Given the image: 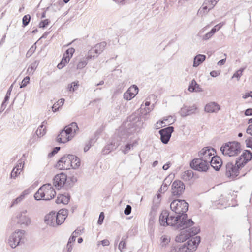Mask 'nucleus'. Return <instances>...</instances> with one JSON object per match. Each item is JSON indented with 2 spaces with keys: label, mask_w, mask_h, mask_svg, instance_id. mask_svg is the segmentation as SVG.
<instances>
[{
  "label": "nucleus",
  "mask_w": 252,
  "mask_h": 252,
  "mask_svg": "<svg viewBox=\"0 0 252 252\" xmlns=\"http://www.w3.org/2000/svg\"><path fill=\"white\" fill-rule=\"evenodd\" d=\"M189 205L184 200H173L170 204V208L176 215H170L167 210H163L161 213L159 222L161 226H174L180 229V233L175 238L176 242L183 241L189 237L198 234L200 229L197 227L192 226L194 222L191 219L187 218L186 213L188 210Z\"/></svg>",
  "instance_id": "1"
},
{
  "label": "nucleus",
  "mask_w": 252,
  "mask_h": 252,
  "mask_svg": "<svg viewBox=\"0 0 252 252\" xmlns=\"http://www.w3.org/2000/svg\"><path fill=\"white\" fill-rule=\"evenodd\" d=\"M252 158V152L250 150H245L236 160L235 164L232 162H228L226 164V175L230 179H234L239 175L241 168L251 160Z\"/></svg>",
  "instance_id": "2"
},
{
  "label": "nucleus",
  "mask_w": 252,
  "mask_h": 252,
  "mask_svg": "<svg viewBox=\"0 0 252 252\" xmlns=\"http://www.w3.org/2000/svg\"><path fill=\"white\" fill-rule=\"evenodd\" d=\"M54 185L58 189L63 187L66 190H68L73 187L74 183L77 181L73 176L67 178V175L63 173L56 175L54 178Z\"/></svg>",
  "instance_id": "3"
},
{
  "label": "nucleus",
  "mask_w": 252,
  "mask_h": 252,
  "mask_svg": "<svg viewBox=\"0 0 252 252\" xmlns=\"http://www.w3.org/2000/svg\"><path fill=\"white\" fill-rule=\"evenodd\" d=\"M241 150V144L236 141L229 142L223 144L220 148L223 155L229 157L238 155Z\"/></svg>",
  "instance_id": "4"
},
{
  "label": "nucleus",
  "mask_w": 252,
  "mask_h": 252,
  "mask_svg": "<svg viewBox=\"0 0 252 252\" xmlns=\"http://www.w3.org/2000/svg\"><path fill=\"white\" fill-rule=\"evenodd\" d=\"M25 231L23 230H17L13 232L8 239V243L12 248H15L23 243Z\"/></svg>",
  "instance_id": "5"
},
{
  "label": "nucleus",
  "mask_w": 252,
  "mask_h": 252,
  "mask_svg": "<svg viewBox=\"0 0 252 252\" xmlns=\"http://www.w3.org/2000/svg\"><path fill=\"white\" fill-rule=\"evenodd\" d=\"M190 166L195 170L205 172L209 168V163L199 158L193 159L190 163Z\"/></svg>",
  "instance_id": "6"
},
{
  "label": "nucleus",
  "mask_w": 252,
  "mask_h": 252,
  "mask_svg": "<svg viewBox=\"0 0 252 252\" xmlns=\"http://www.w3.org/2000/svg\"><path fill=\"white\" fill-rule=\"evenodd\" d=\"M185 186L181 180L174 181L171 186V192L173 196L179 197L184 192Z\"/></svg>",
  "instance_id": "7"
},
{
  "label": "nucleus",
  "mask_w": 252,
  "mask_h": 252,
  "mask_svg": "<svg viewBox=\"0 0 252 252\" xmlns=\"http://www.w3.org/2000/svg\"><path fill=\"white\" fill-rule=\"evenodd\" d=\"M174 131V127L169 126L159 130L160 140L164 144H167L171 136L172 133Z\"/></svg>",
  "instance_id": "8"
},
{
  "label": "nucleus",
  "mask_w": 252,
  "mask_h": 252,
  "mask_svg": "<svg viewBox=\"0 0 252 252\" xmlns=\"http://www.w3.org/2000/svg\"><path fill=\"white\" fill-rule=\"evenodd\" d=\"M42 187H45L43 190V200H50L55 196L56 191L51 184H44Z\"/></svg>",
  "instance_id": "9"
},
{
  "label": "nucleus",
  "mask_w": 252,
  "mask_h": 252,
  "mask_svg": "<svg viewBox=\"0 0 252 252\" xmlns=\"http://www.w3.org/2000/svg\"><path fill=\"white\" fill-rule=\"evenodd\" d=\"M196 234L190 236L183 241V242H184L185 241L189 239L185 244H186L187 247L189 248V250H190V252L195 251L200 242L201 238L198 236L193 237L190 239H189V238L194 236ZM180 242H181V241ZM182 242H183V241H182Z\"/></svg>",
  "instance_id": "10"
},
{
  "label": "nucleus",
  "mask_w": 252,
  "mask_h": 252,
  "mask_svg": "<svg viewBox=\"0 0 252 252\" xmlns=\"http://www.w3.org/2000/svg\"><path fill=\"white\" fill-rule=\"evenodd\" d=\"M214 149L212 148L205 147L201 150L199 152V157L205 161L209 163L211 161L212 157L214 156Z\"/></svg>",
  "instance_id": "11"
},
{
  "label": "nucleus",
  "mask_w": 252,
  "mask_h": 252,
  "mask_svg": "<svg viewBox=\"0 0 252 252\" xmlns=\"http://www.w3.org/2000/svg\"><path fill=\"white\" fill-rule=\"evenodd\" d=\"M138 88L136 85H133L131 86L124 94V98L127 100H131L138 94Z\"/></svg>",
  "instance_id": "12"
},
{
  "label": "nucleus",
  "mask_w": 252,
  "mask_h": 252,
  "mask_svg": "<svg viewBox=\"0 0 252 252\" xmlns=\"http://www.w3.org/2000/svg\"><path fill=\"white\" fill-rule=\"evenodd\" d=\"M27 210H25L20 212L17 216V223L20 225L28 226L31 223V219L26 215Z\"/></svg>",
  "instance_id": "13"
},
{
  "label": "nucleus",
  "mask_w": 252,
  "mask_h": 252,
  "mask_svg": "<svg viewBox=\"0 0 252 252\" xmlns=\"http://www.w3.org/2000/svg\"><path fill=\"white\" fill-rule=\"evenodd\" d=\"M45 222L48 225L56 227L57 226V218L56 217L55 212H51L45 216L44 219Z\"/></svg>",
  "instance_id": "14"
},
{
  "label": "nucleus",
  "mask_w": 252,
  "mask_h": 252,
  "mask_svg": "<svg viewBox=\"0 0 252 252\" xmlns=\"http://www.w3.org/2000/svg\"><path fill=\"white\" fill-rule=\"evenodd\" d=\"M64 129L68 133L70 136L72 138L74 137L76 132L79 131V128L76 122H72L68 125L64 127Z\"/></svg>",
  "instance_id": "15"
},
{
  "label": "nucleus",
  "mask_w": 252,
  "mask_h": 252,
  "mask_svg": "<svg viewBox=\"0 0 252 252\" xmlns=\"http://www.w3.org/2000/svg\"><path fill=\"white\" fill-rule=\"evenodd\" d=\"M72 138L64 129L62 130L57 137V141L59 143H65L70 140Z\"/></svg>",
  "instance_id": "16"
},
{
  "label": "nucleus",
  "mask_w": 252,
  "mask_h": 252,
  "mask_svg": "<svg viewBox=\"0 0 252 252\" xmlns=\"http://www.w3.org/2000/svg\"><path fill=\"white\" fill-rule=\"evenodd\" d=\"M222 164V162L219 157H212L211 161L209 162V166L211 165L216 171L219 170Z\"/></svg>",
  "instance_id": "17"
},
{
  "label": "nucleus",
  "mask_w": 252,
  "mask_h": 252,
  "mask_svg": "<svg viewBox=\"0 0 252 252\" xmlns=\"http://www.w3.org/2000/svg\"><path fill=\"white\" fill-rule=\"evenodd\" d=\"M196 109L197 108L194 105L189 107L184 106L181 109L180 114L181 116L185 117L195 113Z\"/></svg>",
  "instance_id": "18"
},
{
  "label": "nucleus",
  "mask_w": 252,
  "mask_h": 252,
  "mask_svg": "<svg viewBox=\"0 0 252 252\" xmlns=\"http://www.w3.org/2000/svg\"><path fill=\"white\" fill-rule=\"evenodd\" d=\"M220 109V105L215 102H210L205 107V111L207 113H217Z\"/></svg>",
  "instance_id": "19"
},
{
  "label": "nucleus",
  "mask_w": 252,
  "mask_h": 252,
  "mask_svg": "<svg viewBox=\"0 0 252 252\" xmlns=\"http://www.w3.org/2000/svg\"><path fill=\"white\" fill-rule=\"evenodd\" d=\"M29 193V189L24 190L18 197L12 201L10 207H12L20 203L25 199V196L28 195Z\"/></svg>",
  "instance_id": "20"
},
{
  "label": "nucleus",
  "mask_w": 252,
  "mask_h": 252,
  "mask_svg": "<svg viewBox=\"0 0 252 252\" xmlns=\"http://www.w3.org/2000/svg\"><path fill=\"white\" fill-rule=\"evenodd\" d=\"M70 199V195L68 193H64L63 194H59L56 200L57 204L63 203L67 204Z\"/></svg>",
  "instance_id": "21"
},
{
  "label": "nucleus",
  "mask_w": 252,
  "mask_h": 252,
  "mask_svg": "<svg viewBox=\"0 0 252 252\" xmlns=\"http://www.w3.org/2000/svg\"><path fill=\"white\" fill-rule=\"evenodd\" d=\"M206 56L203 54H198L194 57L193 66L196 67L200 65L206 59Z\"/></svg>",
  "instance_id": "22"
},
{
  "label": "nucleus",
  "mask_w": 252,
  "mask_h": 252,
  "mask_svg": "<svg viewBox=\"0 0 252 252\" xmlns=\"http://www.w3.org/2000/svg\"><path fill=\"white\" fill-rule=\"evenodd\" d=\"M118 144L117 143H112L106 145L103 149L102 153L104 155L109 154L111 151L114 150L118 147Z\"/></svg>",
  "instance_id": "23"
},
{
  "label": "nucleus",
  "mask_w": 252,
  "mask_h": 252,
  "mask_svg": "<svg viewBox=\"0 0 252 252\" xmlns=\"http://www.w3.org/2000/svg\"><path fill=\"white\" fill-rule=\"evenodd\" d=\"M169 252H190L187 247L186 244L184 243L181 246H174L171 249Z\"/></svg>",
  "instance_id": "24"
},
{
  "label": "nucleus",
  "mask_w": 252,
  "mask_h": 252,
  "mask_svg": "<svg viewBox=\"0 0 252 252\" xmlns=\"http://www.w3.org/2000/svg\"><path fill=\"white\" fill-rule=\"evenodd\" d=\"M62 160L63 161L64 170L69 169L71 167L72 164H71V158L69 157V155H64L62 157Z\"/></svg>",
  "instance_id": "25"
},
{
  "label": "nucleus",
  "mask_w": 252,
  "mask_h": 252,
  "mask_svg": "<svg viewBox=\"0 0 252 252\" xmlns=\"http://www.w3.org/2000/svg\"><path fill=\"white\" fill-rule=\"evenodd\" d=\"M137 145V142L136 140L133 141L132 142H129L122 148V152L124 154H126L128 153L130 150L133 149V148L136 146Z\"/></svg>",
  "instance_id": "26"
},
{
  "label": "nucleus",
  "mask_w": 252,
  "mask_h": 252,
  "mask_svg": "<svg viewBox=\"0 0 252 252\" xmlns=\"http://www.w3.org/2000/svg\"><path fill=\"white\" fill-rule=\"evenodd\" d=\"M193 176V172L191 170H188L182 173L181 178L185 181H188L190 180Z\"/></svg>",
  "instance_id": "27"
},
{
  "label": "nucleus",
  "mask_w": 252,
  "mask_h": 252,
  "mask_svg": "<svg viewBox=\"0 0 252 252\" xmlns=\"http://www.w3.org/2000/svg\"><path fill=\"white\" fill-rule=\"evenodd\" d=\"M69 157L71 158V164H72L71 167L73 169L77 168L80 165L79 158L74 155L70 154Z\"/></svg>",
  "instance_id": "28"
},
{
  "label": "nucleus",
  "mask_w": 252,
  "mask_h": 252,
  "mask_svg": "<svg viewBox=\"0 0 252 252\" xmlns=\"http://www.w3.org/2000/svg\"><path fill=\"white\" fill-rule=\"evenodd\" d=\"M100 54L98 52L97 49L95 48V46L92 47L89 51L88 52V59H90L91 60L93 58H94L97 57L98 55Z\"/></svg>",
  "instance_id": "29"
},
{
  "label": "nucleus",
  "mask_w": 252,
  "mask_h": 252,
  "mask_svg": "<svg viewBox=\"0 0 252 252\" xmlns=\"http://www.w3.org/2000/svg\"><path fill=\"white\" fill-rule=\"evenodd\" d=\"M47 124V122L46 121H44L41 125L38 128L37 130L36 131L35 134L38 137L43 136L46 132L45 128L42 129L44 126V124Z\"/></svg>",
  "instance_id": "30"
},
{
  "label": "nucleus",
  "mask_w": 252,
  "mask_h": 252,
  "mask_svg": "<svg viewBox=\"0 0 252 252\" xmlns=\"http://www.w3.org/2000/svg\"><path fill=\"white\" fill-rule=\"evenodd\" d=\"M39 62L37 60L34 61L27 69V72L29 75H32L39 64Z\"/></svg>",
  "instance_id": "31"
},
{
  "label": "nucleus",
  "mask_w": 252,
  "mask_h": 252,
  "mask_svg": "<svg viewBox=\"0 0 252 252\" xmlns=\"http://www.w3.org/2000/svg\"><path fill=\"white\" fill-rule=\"evenodd\" d=\"M91 60L90 59H88V57H84L81 59L79 62L78 64L77 65V69H81L85 67L88 63V61Z\"/></svg>",
  "instance_id": "32"
},
{
  "label": "nucleus",
  "mask_w": 252,
  "mask_h": 252,
  "mask_svg": "<svg viewBox=\"0 0 252 252\" xmlns=\"http://www.w3.org/2000/svg\"><path fill=\"white\" fill-rule=\"evenodd\" d=\"M44 188H45V187H42V186H41L39 189L38 191L35 193V194L34 195V197L35 200H40L41 199L43 200L44 197H43V190H44V189H43Z\"/></svg>",
  "instance_id": "33"
},
{
  "label": "nucleus",
  "mask_w": 252,
  "mask_h": 252,
  "mask_svg": "<svg viewBox=\"0 0 252 252\" xmlns=\"http://www.w3.org/2000/svg\"><path fill=\"white\" fill-rule=\"evenodd\" d=\"M64 102V99L63 98H61L56 103L53 104L52 107V111L53 112H56L59 110V108L60 106H62Z\"/></svg>",
  "instance_id": "34"
},
{
  "label": "nucleus",
  "mask_w": 252,
  "mask_h": 252,
  "mask_svg": "<svg viewBox=\"0 0 252 252\" xmlns=\"http://www.w3.org/2000/svg\"><path fill=\"white\" fill-rule=\"evenodd\" d=\"M70 59L69 57H64L63 56V57L61 61V62L58 64L57 67L59 69H62L63 68L65 65L67 63Z\"/></svg>",
  "instance_id": "35"
},
{
  "label": "nucleus",
  "mask_w": 252,
  "mask_h": 252,
  "mask_svg": "<svg viewBox=\"0 0 252 252\" xmlns=\"http://www.w3.org/2000/svg\"><path fill=\"white\" fill-rule=\"evenodd\" d=\"M107 43L106 42H101L98 44H96L94 46L97 49L98 52L100 54L104 50Z\"/></svg>",
  "instance_id": "36"
},
{
  "label": "nucleus",
  "mask_w": 252,
  "mask_h": 252,
  "mask_svg": "<svg viewBox=\"0 0 252 252\" xmlns=\"http://www.w3.org/2000/svg\"><path fill=\"white\" fill-rule=\"evenodd\" d=\"M78 86V81L73 82L71 84L68 85L67 89L69 91L74 92L77 89Z\"/></svg>",
  "instance_id": "37"
},
{
  "label": "nucleus",
  "mask_w": 252,
  "mask_h": 252,
  "mask_svg": "<svg viewBox=\"0 0 252 252\" xmlns=\"http://www.w3.org/2000/svg\"><path fill=\"white\" fill-rule=\"evenodd\" d=\"M31 20V16L29 14L24 16L22 18V26L25 27L27 26Z\"/></svg>",
  "instance_id": "38"
},
{
  "label": "nucleus",
  "mask_w": 252,
  "mask_h": 252,
  "mask_svg": "<svg viewBox=\"0 0 252 252\" xmlns=\"http://www.w3.org/2000/svg\"><path fill=\"white\" fill-rule=\"evenodd\" d=\"M56 217L57 218L56 223H57L58 226L62 224L66 219V218L63 216V215H59L57 213H56Z\"/></svg>",
  "instance_id": "39"
},
{
  "label": "nucleus",
  "mask_w": 252,
  "mask_h": 252,
  "mask_svg": "<svg viewBox=\"0 0 252 252\" xmlns=\"http://www.w3.org/2000/svg\"><path fill=\"white\" fill-rule=\"evenodd\" d=\"M128 236H127L126 237H123L122 238V240L121 241L118 248L119 249L122 251V249L125 248L126 244V239L127 238Z\"/></svg>",
  "instance_id": "40"
},
{
  "label": "nucleus",
  "mask_w": 252,
  "mask_h": 252,
  "mask_svg": "<svg viewBox=\"0 0 252 252\" xmlns=\"http://www.w3.org/2000/svg\"><path fill=\"white\" fill-rule=\"evenodd\" d=\"M75 52V49L73 48H70L67 49L65 52L63 54V56L69 57L70 59L73 56V53Z\"/></svg>",
  "instance_id": "41"
},
{
  "label": "nucleus",
  "mask_w": 252,
  "mask_h": 252,
  "mask_svg": "<svg viewBox=\"0 0 252 252\" xmlns=\"http://www.w3.org/2000/svg\"><path fill=\"white\" fill-rule=\"evenodd\" d=\"M36 43H35L33 45L31 46V47L30 48V49L28 51V52L26 53V57L29 58L31 57L32 54L34 52L35 50H36Z\"/></svg>",
  "instance_id": "42"
},
{
  "label": "nucleus",
  "mask_w": 252,
  "mask_h": 252,
  "mask_svg": "<svg viewBox=\"0 0 252 252\" xmlns=\"http://www.w3.org/2000/svg\"><path fill=\"white\" fill-rule=\"evenodd\" d=\"M169 120V122H170V124L174 122V120L173 119V117L171 116H168L167 118L164 119L163 121H160L159 122H158L157 124H159L160 125L161 127H163L166 126V124L164 126L162 125L163 123H164V121Z\"/></svg>",
  "instance_id": "43"
},
{
  "label": "nucleus",
  "mask_w": 252,
  "mask_h": 252,
  "mask_svg": "<svg viewBox=\"0 0 252 252\" xmlns=\"http://www.w3.org/2000/svg\"><path fill=\"white\" fill-rule=\"evenodd\" d=\"M244 69L241 68L239 70H237L233 75L232 78H236L238 80L242 75V72H243Z\"/></svg>",
  "instance_id": "44"
},
{
  "label": "nucleus",
  "mask_w": 252,
  "mask_h": 252,
  "mask_svg": "<svg viewBox=\"0 0 252 252\" xmlns=\"http://www.w3.org/2000/svg\"><path fill=\"white\" fill-rule=\"evenodd\" d=\"M50 22V20L47 19L42 20L39 24V27L42 28H45L49 25Z\"/></svg>",
  "instance_id": "45"
},
{
  "label": "nucleus",
  "mask_w": 252,
  "mask_h": 252,
  "mask_svg": "<svg viewBox=\"0 0 252 252\" xmlns=\"http://www.w3.org/2000/svg\"><path fill=\"white\" fill-rule=\"evenodd\" d=\"M195 85H196V82L194 79H193L188 86V90L190 92H193Z\"/></svg>",
  "instance_id": "46"
},
{
  "label": "nucleus",
  "mask_w": 252,
  "mask_h": 252,
  "mask_svg": "<svg viewBox=\"0 0 252 252\" xmlns=\"http://www.w3.org/2000/svg\"><path fill=\"white\" fill-rule=\"evenodd\" d=\"M30 81V77L29 76L25 77L22 80L21 84H20V88H23L27 86V85L29 83Z\"/></svg>",
  "instance_id": "47"
},
{
  "label": "nucleus",
  "mask_w": 252,
  "mask_h": 252,
  "mask_svg": "<svg viewBox=\"0 0 252 252\" xmlns=\"http://www.w3.org/2000/svg\"><path fill=\"white\" fill-rule=\"evenodd\" d=\"M162 246L166 245L170 242V238L167 236H163L161 238Z\"/></svg>",
  "instance_id": "48"
},
{
  "label": "nucleus",
  "mask_w": 252,
  "mask_h": 252,
  "mask_svg": "<svg viewBox=\"0 0 252 252\" xmlns=\"http://www.w3.org/2000/svg\"><path fill=\"white\" fill-rule=\"evenodd\" d=\"M246 147L252 150V137H247L245 140Z\"/></svg>",
  "instance_id": "49"
},
{
  "label": "nucleus",
  "mask_w": 252,
  "mask_h": 252,
  "mask_svg": "<svg viewBox=\"0 0 252 252\" xmlns=\"http://www.w3.org/2000/svg\"><path fill=\"white\" fill-rule=\"evenodd\" d=\"M167 189H168V184L164 182L162 184L161 187H160V188L159 190V192L161 193H164L167 190Z\"/></svg>",
  "instance_id": "50"
},
{
  "label": "nucleus",
  "mask_w": 252,
  "mask_h": 252,
  "mask_svg": "<svg viewBox=\"0 0 252 252\" xmlns=\"http://www.w3.org/2000/svg\"><path fill=\"white\" fill-rule=\"evenodd\" d=\"M16 168H14L11 173L10 176L11 178H15L20 173V171L18 170V169H16Z\"/></svg>",
  "instance_id": "51"
},
{
  "label": "nucleus",
  "mask_w": 252,
  "mask_h": 252,
  "mask_svg": "<svg viewBox=\"0 0 252 252\" xmlns=\"http://www.w3.org/2000/svg\"><path fill=\"white\" fill-rule=\"evenodd\" d=\"M104 214L103 212H101L99 216V218L97 221V223L99 225H101L103 223L104 219Z\"/></svg>",
  "instance_id": "52"
},
{
  "label": "nucleus",
  "mask_w": 252,
  "mask_h": 252,
  "mask_svg": "<svg viewBox=\"0 0 252 252\" xmlns=\"http://www.w3.org/2000/svg\"><path fill=\"white\" fill-rule=\"evenodd\" d=\"M56 167L60 170H64L63 161L62 160V158L56 164Z\"/></svg>",
  "instance_id": "53"
},
{
  "label": "nucleus",
  "mask_w": 252,
  "mask_h": 252,
  "mask_svg": "<svg viewBox=\"0 0 252 252\" xmlns=\"http://www.w3.org/2000/svg\"><path fill=\"white\" fill-rule=\"evenodd\" d=\"M57 214L63 215L65 218H66L68 214V210L66 209H61L59 211Z\"/></svg>",
  "instance_id": "54"
},
{
  "label": "nucleus",
  "mask_w": 252,
  "mask_h": 252,
  "mask_svg": "<svg viewBox=\"0 0 252 252\" xmlns=\"http://www.w3.org/2000/svg\"><path fill=\"white\" fill-rule=\"evenodd\" d=\"M146 100H150V101L153 100V102L156 103L157 101V96L154 94H151L149 95V96L146 98Z\"/></svg>",
  "instance_id": "55"
},
{
  "label": "nucleus",
  "mask_w": 252,
  "mask_h": 252,
  "mask_svg": "<svg viewBox=\"0 0 252 252\" xmlns=\"http://www.w3.org/2000/svg\"><path fill=\"white\" fill-rule=\"evenodd\" d=\"M213 35L214 34L210 31L203 35L202 39L204 40H207L212 37Z\"/></svg>",
  "instance_id": "56"
},
{
  "label": "nucleus",
  "mask_w": 252,
  "mask_h": 252,
  "mask_svg": "<svg viewBox=\"0 0 252 252\" xmlns=\"http://www.w3.org/2000/svg\"><path fill=\"white\" fill-rule=\"evenodd\" d=\"M60 150V147H56L54 148L52 151L49 154L48 156L50 157H52V156H54L56 153H57Z\"/></svg>",
  "instance_id": "57"
},
{
  "label": "nucleus",
  "mask_w": 252,
  "mask_h": 252,
  "mask_svg": "<svg viewBox=\"0 0 252 252\" xmlns=\"http://www.w3.org/2000/svg\"><path fill=\"white\" fill-rule=\"evenodd\" d=\"M131 212V207L129 205H127L124 210V214L126 215H128Z\"/></svg>",
  "instance_id": "58"
},
{
  "label": "nucleus",
  "mask_w": 252,
  "mask_h": 252,
  "mask_svg": "<svg viewBox=\"0 0 252 252\" xmlns=\"http://www.w3.org/2000/svg\"><path fill=\"white\" fill-rule=\"evenodd\" d=\"M23 167V162L21 160L18 161V163L17 165L14 167L16 168V169H18L19 171H21Z\"/></svg>",
  "instance_id": "59"
},
{
  "label": "nucleus",
  "mask_w": 252,
  "mask_h": 252,
  "mask_svg": "<svg viewBox=\"0 0 252 252\" xmlns=\"http://www.w3.org/2000/svg\"><path fill=\"white\" fill-rule=\"evenodd\" d=\"M154 108V104L151 107H147L146 108H144V111H145V114L147 115Z\"/></svg>",
  "instance_id": "60"
},
{
  "label": "nucleus",
  "mask_w": 252,
  "mask_h": 252,
  "mask_svg": "<svg viewBox=\"0 0 252 252\" xmlns=\"http://www.w3.org/2000/svg\"><path fill=\"white\" fill-rule=\"evenodd\" d=\"M92 141H90L85 146L84 151L85 152L88 151L92 146Z\"/></svg>",
  "instance_id": "61"
},
{
  "label": "nucleus",
  "mask_w": 252,
  "mask_h": 252,
  "mask_svg": "<svg viewBox=\"0 0 252 252\" xmlns=\"http://www.w3.org/2000/svg\"><path fill=\"white\" fill-rule=\"evenodd\" d=\"M203 91V89L200 87V85L196 83V85H195L194 90L193 92H201Z\"/></svg>",
  "instance_id": "62"
},
{
  "label": "nucleus",
  "mask_w": 252,
  "mask_h": 252,
  "mask_svg": "<svg viewBox=\"0 0 252 252\" xmlns=\"http://www.w3.org/2000/svg\"><path fill=\"white\" fill-rule=\"evenodd\" d=\"M246 132L252 136V125H250L246 130Z\"/></svg>",
  "instance_id": "63"
},
{
  "label": "nucleus",
  "mask_w": 252,
  "mask_h": 252,
  "mask_svg": "<svg viewBox=\"0 0 252 252\" xmlns=\"http://www.w3.org/2000/svg\"><path fill=\"white\" fill-rule=\"evenodd\" d=\"M245 115L246 116L252 115V108H249L245 110Z\"/></svg>",
  "instance_id": "64"
}]
</instances>
